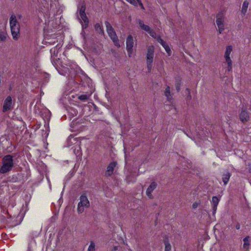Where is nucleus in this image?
Listing matches in <instances>:
<instances>
[{
  "instance_id": "obj_1",
  "label": "nucleus",
  "mask_w": 251,
  "mask_h": 251,
  "mask_svg": "<svg viewBox=\"0 0 251 251\" xmlns=\"http://www.w3.org/2000/svg\"><path fill=\"white\" fill-rule=\"evenodd\" d=\"M86 5L84 1L80 2L77 6L79 11V20L81 25L82 29L88 27L89 20L85 13Z\"/></svg>"
},
{
  "instance_id": "obj_2",
  "label": "nucleus",
  "mask_w": 251,
  "mask_h": 251,
  "mask_svg": "<svg viewBox=\"0 0 251 251\" xmlns=\"http://www.w3.org/2000/svg\"><path fill=\"white\" fill-rule=\"evenodd\" d=\"M72 146L71 150H73L76 155H79L81 151L80 142L78 141L76 138L70 136L67 141L66 147H71Z\"/></svg>"
},
{
  "instance_id": "obj_3",
  "label": "nucleus",
  "mask_w": 251,
  "mask_h": 251,
  "mask_svg": "<svg viewBox=\"0 0 251 251\" xmlns=\"http://www.w3.org/2000/svg\"><path fill=\"white\" fill-rule=\"evenodd\" d=\"M13 156L11 155H7L2 158V165L0 169V173L4 174L11 170L13 166Z\"/></svg>"
},
{
  "instance_id": "obj_4",
  "label": "nucleus",
  "mask_w": 251,
  "mask_h": 251,
  "mask_svg": "<svg viewBox=\"0 0 251 251\" xmlns=\"http://www.w3.org/2000/svg\"><path fill=\"white\" fill-rule=\"evenodd\" d=\"M9 22L13 38L15 40H17L19 38L20 25L18 23L16 16L14 15H11Z\"/></svg>"
},
{
  "instance_id": "obj_5",
  "label": "nucleus",
  "mask_w": 251,
  "mask_h": 251,
  "mask_svg": "<svg viewBox=\"0 0 251 251\" xmlns=\"http://www.w3.org/2000/svg\"><path fill=\"white\" fill-rule=\"evenodd\" d=\"M90 206V202L85 194H82L79 198V202L77 204V211L80 214L84 212V209Z\"/></svg>"
},
{
  "instance_id": "obj_6",
  "label": "nucleus",
  "mask_w": 251,
  "mask_h": 251,
  "mask_svg": "<svg viewBox=\"0 0 251 251\" xmlns=\"http://www.w3.org/2000/svg\"><path fill=\"white\" fill-rule=\"evenodd\" d=\"M105 25L106 27L107 32L114 42V45L118 47H120V45L114 29L108 22H105Z\"/></svg>"
},
{
  "instance_id": "obj_7",
  "label": "nucleus",
  "mask_w": 251,
  "mask_h": 251,
  "mask_svg": "<svg viewBox=\"0 0 251 251\" xmlns=\"http://www.w3.org/2000/svg\"><path fill=\"white\" fill-rule=\"evenodd\" d=\"M154 48L153 46H150L148 47L146 55L147 66L149 72H150L152 69V63L154 58Z\"/></svg>"
},
{
  "instance_id": "obj_8",
  "label": "nucleus",
  "mask_w": 251,
  "mask_h": 251,
  "mask_svg": "<svg viewBox=\"0 0 251 251\" xmlns=\"http://www.w3.org/2000/svg\"><path fill=\"white\" fill-rule=\"evenodd\" d=\"M225 15L223 12H219L216 15V23L217 26L218 31L221 34L225 29Z\"/></svg>"
},
{
  "instance_id": "obj_9",
  "label": "nucleus",
  "mask_w": 251,
  "mask_h": 251,
  "mask_svg": "<svg viewBox=\"0 0 251 251\" xmlns=\"http://www.w3.org/2000/svg\"><path fill=\"white\" fill-rule=\"evenodd\" d=\"M233 48L232 46H227L226 48L224 54L225 60L227 64V70L230 72L232 70V62L230 58V55L232 51Z\"/></svg>"
},
{
  "instance_id": "obj_10",
  "label": "nucleus",
  "mask_w": 251,
  "mask_h": 251,
  "mask_svg": "<svg viewBox=\"0 0 251 251\" xmlns=\"http://www.w3.org/2000/svg\"><path fill=\"white\" fill-rule=\"evenodd\" d=\"M133 44V37L131 35H129L127 36L126 41V49L129 57H131L132 54Z\"/></svg>"
},
{
  "instance_id": "obj_11",
  "label": "nucleus",
  "mask_w": 251,
  "mask_h": 251,
  "mask_svg": "<svg viewBox=\"0 0 251 251\" xmlns=\"http://www.w3.org/2000/svg\"><path fill=\"white\" fill-rule=\"evenodd\" d=\"M12 104V100L10 96L7 97L5 100L3 105V111L6 112L11 109Z\"/></svg>"
},
{
  "instance_id": "obj_12",
  "label": "nucleus",
  "mask_w": 251,
  "mask_h": 251,
  "mask_svg": "<svg viewBox=\"0 0 251 251\" xmlns=\"http://www.w3.org/2000/svg\"><path fill=\"white\" fill-rule=\"evenodd\" d=\"M61 47L62 45L58 44L55 47L50 50L51 58L56 59V58L57 57L59 50L61 48Z\"/></svg>"
},
{
  "instance_id": "obj_13",
  "label": "nucleus",
  "mask_w": 251,
  "mask_h": 251,
  "mask_svg": "<svg viewBox=\"0 0 251 251\" xmlns=\"http://www.w3.org/2000/svg\"><path fill=\"white\" fill-rule=\"evenodd\" d=\"M117 163L116 162H111L107 167L106 171L105 172V175L106 176H111L114 171V169L115 168Z\"/></svg>"
},
{
  "instance_id": "obj_14",
  "label": "nucleus",
  "mask_w": 251,
  "mask_h": 251,
  "mask_svg": "<svg viewBox=\"0 0 251 251\" xmlns=\"http://www.w3.org/2000/svg\"><path fill=\"white\" fill-rule=\"evenodd\" d=\"M156 183L152 182L146 191V194L149 198L152 199L153 198L151 193L156 188Z\"/></svg>"
},
{
  "instance_id": "obj_15",
  "label": "nucleus",
  "mask_w": 251,
  "mask_h": 251,
  "mask_svg": "<svg viewBox=\"0 0 251 251\" xmlns=\"http://www.w3.org/2000/svg\"><path fill=\"white\" fill-rule=\"evenodd\" d=\"M240 118L243 123L247 122L249 118V113L245 110H242L240 115Z\"/></svg>"
},
{
  "instance_id": "obj_16",
  "label": "nucleus",
  "mask_w": 251,
  "mask_h": 251,
  "mask_svg": "<svg viewBox=\"0 0 251 251\" xmlns=\"http://www.w3.org/2000/svg\"><path fill=\"white\" fill-rule=\"evenodd\" d=\"M128 2L130 3V4L137 6L138 3L140 6L141 8L142 9H144V7L143 6V4L141 1V0H126Z\"/></svg>"
},
{
  "instance_id": "obj_17",
  "label": "nucleus",
  "mask_w": 251,
  "mask_h": 251,
  "mask_svg": "<svg viewBox=\"0 0 251 251\" xmlns=\"http://www.w3.org/2000/svg\"><path fill=\"white\" fill-rule=\"evenodd\" d=\"M138 23L139 24L140 27L142 30H144L145 31L148 32L151 29V27L149 25H145L144 24V22L142 21H141V20H138Z\"/></svg>"
},
{
  "instance_id": "obj_18",
  "label": "nucleus",
  "mask_w": 251,
  "mask_h": 251,
  "mask_svg": "<svg viewBox=\"0 0 251 251\" xmlns=\"http://www.w3.org/2000/svg\"><path fill=\"white\" fill-rule=\"evenodd\" d=\"M230 177V174L228 172H226L223 175L222 180L225 185L227 184L228 183L229 178Z\"/></svg>"
},
{
  "instance_id": "obj_19",
  "label": "nucleus",
  "mask_w": 251,
  "mask_h": 251,
  "mask_svg": "<svg viewBox=\"0 0 251 251\" xmlns=\"http://www.w3.org/2000/svg\"><path fill=\"white\" fill-rule=\"evenodd\" d=\"M7 34L6 30L3 28L0 30V40L1 41H4L7 38Z\"/></svg>"
},
{
  "instance_id": "obj_20",
  "label": "nucleus",
  "mask_w": 251,
  "mask_h": 251,
  "mask_svg": "<svg viewBox=\"0 0 251 251\" xmlns=\"http://www.w3.org/2000/svg\"><path fill=\"white\" fill-rule=\"evenodd\" d=\"M165 95L167 97V100L170 101L172 100V96L171 95L170 88L167 86L165 91Z\"/></svg>"
},
{
  "instance_id": "obj_21",
  "label": "nucleus",
  "mask_w": 251,
  "mask_h": 251,
  "mask_svg": "<svg viewBox=\"0 0 251 251\" xmlns=\"http://www.w3.org/2000/svg\"><path fill=\"white\" fill-rule=\"evenodd\" d=\"M243 241H244L243 248L248 250L249 249V246L250 245L249 237L247 236V237H245L243 239Z\"/></svg>"
},
{
  "instance_id": "obj_22",
  "label": "nucleus",
  "mask_w": 251,
  "mask_h": 251,
  "mask_svg": "<svg viewBox=\"0 0 251 251\" xmlns=\"http://www.w3.org/2000/svg\"><path fill=\"white\" fill-rule=\"evenodd\" d=\"M248 5H249V2L247 1H245L243 2L241 12L244 15H245L246 14V13L247 12Z\"/></svg>"
},
{
  "instance_id": "obj_23",
  "label": "nucleus",
  "mask_w": 251,
  "mask_h": 251,
  "mask_svg": "<svg viewBox=\"0 0 251 251\" xmlns=\"http://www.w3.org/2000/svg\"><path fill=\"white\" fill-rule=\"evenodd\" d=\"M219 202V199L216 196H214L212 199V206H217Z\"/></svg>"
},
{
  "instance_id": "obj_24",
  "label": "nucleus",
  "mask_w": 251,
  "mask_h": 251,
  "mask_svg": "<svg viewBox=\"0 0 251 251\" xmlns=\"http://www.w3.org/2000/svg\"><path fill=\"white\" fill-rule=\"evenodd\" d=\"M95 29L100 33L103 34V31L99 24H96L95 26Z\"/></svg>"
},
{
  "instance_id": "obj_25",
  "label": "nucleus",
  "mask_w": 251,
  "mask_h": 251,
  "mask_svg": "<svg viewBox=\"0 0 251 251\" xmlns=\"http://www.w3.org/2000/svg\"><path fill=\"white\" fill-rule=\"evenodd\" d=\"M90 96L87 95H81L78 97V99L83 101H86L89 98Z\"/></svg>"
},
{
  "instance_id": "obj_26",
  "label": "nucleus",
  "mask_w": 251,
  "mask_h": 251,
  "mask_svg": "<svg viewBox=\"0 0 251 251\" xmlns=\"http://www.w3.org/2000/svg\"><path fill=\"white\" fill-rule=\"evenodd\" d=\"M165 251H171V245L168 241H165Z\"/></svg>"
},
{
  "instance_id": "obj_27",
  "label": "nucleus",
  "mask_w": 251,
  "mask_h": 251,
  "mask_svg": "<svg viewBox=\"0 0 251 251\" xmlns=\"http://www.w3.org/2000/svg\"><path fill=\"white\" fill-rule=\"evenodd\" d=\"M95 245L93 242H91L90 244L88 247V251H95Z\"/></svg>"
},
{
  "instance_id": "obj_28",
  "label": "nucleus",
  "mask_w": 251,
  "mask_h": 251,
  "mask_svg": "<svg viewBox=\"0 0 251 251\" xmlns=\"http://www.w3.org/2000/svg\"><path fill=\"white\" fill-rule=\"evenodd\" d=\"M163 48L165 49V50L166 52L167 53L168 55L169 56L171 55L172 51H171V50L170 47L168 45V44H166L165 45V46H164Z\"/></svg>"
},
{
  "instance_id": "obj_29",
  "label": "nucleus",
  "mask_w": 251,
  "mask_h": 251,
  "mask_svg": "<svg viewBox=\"0 0 251 251\" xmlns=\"http://www.w3.org/2000/svg\"><path fill=\"white\" fill-rule=\"evenodd\" d=\"M135 180V176H132L131 178H130V176H127L126 177V180L128 183H130L131 182L134 181Z\"/></svg>"
},
{
  "instance_id": "obj_30",
  "label": "nucleus",
  "mask_w": 251,
  "mask_h": 251,
  "mask_svg": "<svg viewBox=\"0 0 251 251\" xmlns=\"http://www.w3.org/2000/svg\"><path fill=\"white\" fill-rule=\"evenodd\" d=\"M157 40L158 43H159L163 47L165 46V45L167 44L165 41H164L160 37H158Z\"/></svg>"
},
{
  "instance_id": "obj_31",
  "label": "nucleus",
  "mask_w": 251,
  "mask_h": 251,
  "mask_svg": "<svg viewBox=\"0 0 251 251\" xmlns=\"http://www.w3.org/2000/svg\"><path fill=\"white\" fill-rule=\"evenodd\" d=\"M148 33L153 38H156V33L151 28Z\"/></svg>"
},
{
  "instance_id": "obj_32",
  "label": "nucleus",
  "mask_w": 251,
  "mask_h": 251,
  "mask_svg": "<svg viewBox=\"0 0 251 251\" xmlns=\"http://www.w3.org/2000/svg\"><path fill=\"white\" fill-rule=\"evenodd\" d=\"M54 41H50V39H47V40L46 42L50 44H53L54 43H55L56 42H57V40H56L55 39H54Z\"/></svg>"
},
{
  "instance_id": "obj_33",
  "label": "nucleus",
  "mask_w": 251,
  "mask_h": 251,
  "mask_svg": "<svg viewBox=\"0 0 251 251\" xmlns=\"http://www.w3.org/2000/svg\"><path fill=\"white\" fill-rule=\"evenodd\" d=\"M199 205V203H197V202H194L193 203V205H192V207L193 209H196L198 207Z\"/></svg>"
},
{
  "instance_id": "obj_34",
  "label": "nucleus",
  "mask_w": 251,
  "mask_h": 251,
  "mask_svg": "<svg viewBox=\"0 0 251 251\" xmlns=\"http://www.w3.org/2000/svg\"><path fill=\"white\" fill-rule=\"evenodd\" d=\"M217 206H212L213 214H215L217 210Z\"/></svg>"
},
{
  "instance_id": "obj_35",
  "label": "nucleus",
  "mask_w": 251,
  "mask_h": 251,
  "mask_svg": "<svg viewBox=\"0 0 251 251\" xmlns=\"http://www.w3.org/2000/svg\"><path fill=\"white\" fill-rule=\"evenodd\" d=\"M118 250V247L117 246H114L113 249V251H116Z\"/></svg>"
},
{
  "instance_id": "obj_36",
  "label": "nucleus",
  "mask_w": 251,
  "mask_h": 251,
  "mask_svg": "<svg viewBox=\"0 0 251 251\" xmlns=\"http://www.w3.org/2000/svg\"><path fill=\"white\" fill-rule=\"evenodd\" d=\"M240 225H237L236 226V228L237 229H239L240 228Z\"/></svg>"
},
{
  "instance_id": "obj_37",
  "label": "nucleus",
  "mask_w": 251,
  "mask_h": 251,
  "mask_svg": "<svg viewBox=\"0 0 251 251\" xmlns=\"http://www.w3.org/2000/svg\"><path fill=\"white\" fill-rule=\"evenodd\" d=\"M176 90H177V91H178L179 90V89H180L179 88V86L178 85H177L176 86Z\"/></svg>"
}]
</instances>
